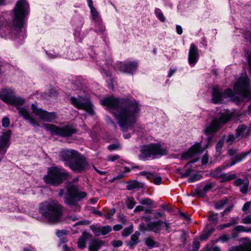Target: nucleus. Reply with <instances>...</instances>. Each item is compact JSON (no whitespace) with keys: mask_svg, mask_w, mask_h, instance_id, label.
Segmentation results:
<instances>
[{"mask_svg":"<svg viewBox=\"0 0 251 251\" xmlns=\"http://www.w3.org/2000/svg\"><path fill=\"white\" fill-rule=\"evenodd\" d=\"M100 103L112 113L123 131L133 127L139 116L140 105L134 99L111 96L101 100Z\"/></svg>","mask_w":251,"mask_h":251,"instance_id":"nucleus-1","label":"nucleus"},{"mask_svg":"<svg viewBox=\"0 0 251 251\" xmlns=\"http://www.w3.org/2000/svg\"><path fill=\"white\" fill-rule=\"evenodd\" d=\"M29 9V4L25 0H19L17 1L13 9V16L8 32L12 38L21 41L26 37L24 25L25 19L28 14Z\"/></svg>","mask_w":251,"mask_h":251,"instance_id":"nucleus-2","label":"nucleus"},{"mask_svg":"<svg viewBox=\"0 0 251 251\" xmlns=\"http://www.w3.org/2000/svg\"><path fill=\"white\" fill-rule=\"evenodd\" d=\"M39 210L40 213L50 223L56 224L61 221L63 207L56 201L42 202Z\"/></svg>","mask_w":251,"mask_h":251,"instance_id":"nucleus-3","label":"nucleus"},{"mask_svg":"<svg viewBox=\"0 0 251 251\" xmlns=\"http://www.w3.org/2000/svg\"><path fill=\"white\" fill-rule=\"evenodd\" d=\"M232 117V113L228 110H224L221 113L219 117H215L211 123L207 126L204 129V133L207 136V144L212 141L213 135L224 124L227 123Z\"/></svg>","mask_w":251,"mask_h":251,"instance_id":"nucleus-4","label":"nucleus"},{"mask_svg":"<svg viewBox=\"0 0 251 251\" xmlns=\"http://www.w3.org/2000/svg\"><path fill=\"white\" fill-rule=\"evenodd\" d=\"M86 196L85 192L80 191L76 187L73 186L68 188L67 194L64 197V202L72 211L76 212L80 208L78 202Z\"/></svg>","mask_w":251,"mask_h":251,"instance_id":"nucleus-5","label":"nucleus"},{"mask_svg":"<svg viewBox=\"0 0 251 251\" xmlns=\"http://www.w3.org/2000/svg\"><path fill=\"white\" fill-rule=\"evenodd\" d=\"M167 153V150L162 147L160 144H150L141 148L139 158L145 161L153 159L156 156H162Z\"/></svg>","mask_w":251,"mask_h":251,"instance_id":"nucleus-6","label":"nucleus"},{"mask_svg":"<svg viewBox=\"0 0 251 251\" xmlns=\"http://www.w3.org/2000/svg\"><path fill=\"white\" fill-rule=\"evenodd\" d=\"M69 176V173L64 169L57 167L48 169V174L44 176L46 183L57 186L63 182Z\"/></svg>","mask_w":251,"mask_h":251,"instance_id":"nucleus-7","label":"nucleus"},{"mask_svg":"<svg viewBox=\"0 0 251 251\" xmlns=\"http://www.w3.org/2000/svg\"><path fill=\"white\" fill-rule=\"evenodd\" d=\"M46 128L47 130L50 131L52 135H59L62 137H70L76 132L75 128L69 125L59 127L52 124H47Z\"/></svg>","mask_w":251,"mask_h":251,"instance_id":"nucleus-8","label":"nucleus"},{"mask_svg":"<svg viewBox=\"0 0 251 251\" xmlns=\"http://www.w3.org/2000/svg\"><path fill=\"white\" fill-rule=\"evenodd\" d=\"M164 227L168 232H170V224L167 222L158 220L156 222H150L146 225L143 222H141L139 225V230L145 233L147 231H151L155 233H159L161 227Z\"/></svg>","mask_w":251,"mask_h":251,"instance_id":"nucleus-9","label":"nucleus"},{"mask_svg":"<svg viewBox=\"0 0 251 251\" xmlns=\"http://www.w3.org/2000/svg\"><path fill=\"white\" fill-rule=\"evenodd\" d=\"M0 99L6 103L17 107L22 105L25 102L24 99L15 96L11 89H2L0 92Z\"/></svg>","mask_w":251,"mask_h":251,"instance_id":"nucleus-10","label":"nucleus"},{"mask_svg":"<svg viewBox=\"0 0 251 251\" xmlns=\"http://www.w3.org/2000/svg\"><path fill=\"white\" fill-rule=\"evenodd\" d=\"M250 81L249 78L246 76L240 77L234 85V91L244 98H248L250 96L249 90Z\"/></svg>","mask_w":251,"mask_h":251,"instance_id":"nucleus-11","label":"nucleus"},{"mask_svg":"<svg viewBox=\"0 0 251 251\" xmlns=\"http://www.w3.org/2000/svg\"><path fill=\"white\" fill-rule=\"evenodd\" d=\"M68 167L74 172L81 173L89 168V165L86 158L79 153Z\"/></svg>","mask_w":251,"mask_h":251,"instance_id":"nucleus-12","label":"nucleus"},{"mask_svg":"<svg viewBox=\"0 0 251 251\" xmlns=\"http://www.w3.org/2000/svg\"><path fill=\"white\" fill-rule=\"evenodd\" d=\"M71 103L76 108L79 109L85 110L91 115H93L94 113L92 104L90 101L83 98H76L72 97L71 98Z\"/></svg>","mask_w":251,"mask_h":251,"instance_id":"nucleus-13","label":"nucleus"},{"mask_svg":"<svg viewBox=\"0 0 251 251\" xmlns=\"http://www.w3.org/2000/svg\"><path fill=\"white\" fill-rule=\"evenodd\" d=\"M31 108L32 112L44 121L52 122L56 119L55 112H49L42 108H38L35 103L32 104Z\"/></svg>","mask_w":251,"mask_h":251,"instance_id":"nucleus-14","label":"nucleus"},{"mask_svg":"<svg viewBox=\"0 0 251 251\" xmlns=\"http://www.w3.org/2000/svg\"><path fill=\"white\" fill-rule=\"evenodd\" d=\"M79 154V153L75 150L65 149L60 152L59 156L65 165L68 167Z\"/></svg>","mask_w":251,"mask_h":251,"instance_id":"nucleus-15","label":"nucleus"},{"mask_svg":"<svg viewBox=\"0 0 251 251\" xmlns=\"http://www.w3.org/2000/svg\"><path fill=\"white\" fill-rule=\"evenodd\" d=\"M138 62L135 61L121 62L117 66V69L120 71L131 75L136 72Z\"/></svg>","mask_w":251,"mask_h":251,"instance_id":"nucleus-16","label":"nucleus"},{"mask_svg":"<svg viewBox=\"0 0 251 251\" xmlns=\"http://www.w3.org/2000/svg\"><path fill=\"white\" fill-rule=\"evenodd\" d=\"M251 153V150H249L247 152H243L240 153L235 156L231 158L228 161H226L224 162L222 167L223 169L229 168L236 164L237 163L241 162L242 160L244 159L248 155Z\"/></svg>","mask_w":251,"mask_h":251,"instance_id":"nucleus-17","label":"nucleus"},{"mask_svg":"<svg viewBox=\"0 0 251 251\" xmlns=\"http://www.w3.org/2000/svg\"><path fill=\"white\" fill-rule=\"evenodd\" d=\"M11 136V132L7 130L3 133L0 136V153L4 154L9 146V140ZM1 158H0V162Z\"/></svg>","mask_w":251,"mask_h":251,"instance_id":"nucleus-18","label":"nucleus"},{"mask_svg":"<svg viewBox=\"0 0 251 251\" xmlns=\"http://www.w3.org/2000/svg\"><path fill=\"white\" fill-rule=\"evenodd\" d=\"M198 51V48L194 44H192L190 45L188 54V62L192 67L194 66L198 61L200 57Z\"/></svg>","mask_w":251,"mask_h":251,"instance_id":"nucleus-19","label":"nucleus"},{"mask_svg":"<svg viewBox=\"0 0 251 251\" xmlns=\"http://www.w3.org/2000/svg\"><path fill=\"white\" fill-rule=\"evenodd\" d=\"M235 134L236 137L239 139L250 136L251 135V126L239 125L235 130Z\"/></svg>","mask_w":251,"mask_h":251,"instance_id":"nucleus-20","label":"nucleus"},{"mask_svg":"<svg viewBox=\"0 0 251 251\" xmlns=\"http://www.w3.org/2000/svg\"><path fill=\"white\" fill-rule=\"evenodd\" d=\"M18 110L20 116L23 117L25 120H28L31 125L34 127L39 126L38 121L31 116L26 109L24 107H20L18 108Z\"/></svg>","mask_w":251,"mask_h":251,"instance_id":"nucleus-21","label":"nucleus"},{"mask_svg":"<svg viewBox=\"0 0 251 251\" xmlns=\"http://www.w3.org/2000/svg\"><path fill=\"white\" fill-rule=\"evenodd\" d=\"M201 148V145L199 143L195 144L188 151L181 155V159L186 160L192 157L200 151Z\"/></svg>","mask_w":251,"mask_h":251,"instance_id":"nucleus-22","label":"nucleus"},{"mask_svg":"<svg viewBox=\"0 0 251 251\" xmlns=\"http://www.w3.org/2000/svg\"><path fill=\"white\" fill-rule=\"evenodd\" d=\"M223 92L218 87L213 88L212 94V100L213 103H220L224 100Z\"/></svg>","mask_w":251,"mask_h":251,"instance_id":"nucleus-23","label":"nucleus"},{"mask_svg":"<svg viewBox=\"0 0 251 251\" xmlns=\"http://www.w3.org/2000/svg\"><path fill=\"white\" fill-rule=\"evenodd\" d=\"M247 242L244 245L232 246L229 248V251H251V240L249 238H244Z\"/></svg>","mask_w":251,"mask_h":251,"instance_id":"nucleus-24","label":"nucleus"},{"mask_svg":"<svg viewBox=\"0 0 251 251\" xmlns=\"http://www.w3.org/2000/svg\"><path fill=\"white\" fill-rule=\"evenodd\" d=\"M140 234L138 231H136L131 236L130 240L126 242V245L130 249H132L134 246L139 243V237Z\"/></svg>","mask_w":251,"mask_h":251,"instance_id":"nucleus-25","label":"nucleus"},{"mask_svg":"<svg viewBox=\"0 0 251 251\" xmlns=\"http://www.w3.org/2000/svg\"><path fill=\"white\" fill-rule=\"evenodd\" d=\"M219 177V181L220 182L223 183L234 179L237 177V175L235 173H223L222 175H218Z\"/></svg>","mask_w":251,"mask_h":251,"instance_id":"nucleus-26","label":"nucleus"},{"mask_svg":"<svg viewBox=\"0 0 251 251\" xmlns=\"http://www.w3.org/2000/svg\"><path fill=\"white\" fill-rule=\"evenodd\" d=\"M103 245V242L100 240H95L89 244L88 250L89 251H98Z\"/></svg>","mask_w":251,"mask_h":251,"instance_id":"nucleus-27","label":"nucleus"},{"mask_svg":"<svg viewBox=\"0 0 251 251\" xmlns=\"http://www.w3.org/2000/svg\"><path fill=\"white\" fill-rule=\"evenodd\" d=\"M112 68L111 64L109 63H106L103 66V68H101V73L102 74L105 75L107 76H111V69Z\"/></svg>","mask_w":251,"mask_h":251,"instance_id":"nucleus-28","label":"nucleus"},{"mask_svg":"<svg viewBox=\"0 0 251 251\" xmlns=\"http://www.w3.org/2000/svg\"><path fill=\"white\" fill-rule=\"evenodd\" d=\"M90 10L93 20H94L98 24H100L101 20L98 12L95 8L90 9Z\"/></svg>","mask_w":251,"mask_h":251,"instance_id":"nucleus-29","label":"nucleus"},{"mask_svg":"<svg viewBox=\"0 0 251 251\" xmlns=\"http://www.w3.org/2000/svg\"><path fill=\"white\" fill-rule=\"evenodd\" d=\"M126 203L127 207L129 209H131L134 207L136 202L133 197H128L126 201Z\"/></svg>","mask_w":251,"mask_h":251,"instance_id":"nucleus-30","label":"nucleus"},{"mask_svg":"<svg viewBox=\"0 0 251 251\" xmlns=\"http://www.w3.org/2000/svg\"><path fill=\"white\" fill-rule=\"evenodd\" d=\"M233 231L239 232H251V227L249 228H246L243 226L240 225L235 226L233 229Z\"/></svg>","mask_w":251,"mask_h":251,"instance_id":"nucleus-31","label":"nucleus"},{"mask_svg":"<svg viewBox=\"0 0 251 251\" xmlns=\"http://www.w3.org/2000/svg\"><path fill=\"white\" fill-rule=\"evenodd\" d=\"M214 230V228H211L208 231H205L204 232H203L200 236V239L201 241H204L208 239V238L210 236V235L211 234V233L213 232Z\"/></svg>","mask_w":251,"mask_h":251,"instance_id":"nucleus-32","label":"nucleus"},{"mask_svg":"<svg viewBox=\"0 0 251 251\" xmlns=\"http://www.w3.org/2000/svg\"><path fill=\"white\" fill-rule=\"evenodd\" d=\"M145 244L148 246L149 249H151L156 245L157 243L154 242L152 238L149 237L145 240Z\"/></svg>","mask_w":251,"mask_h":251,"instance_id":"nucleus-33","label":"nucleus"},{"mask_svg":"<svg viewBox=\"0 0 251 251\" xmlns=\"http://www.w3.org/2000/svg\"><path fill=\"white\" fill-rule=\"evenodd\" d=\"M227 200H222L216 202L215 204V208L217 210L222 209L227 203Z\"/></svg>","mask_w":251,"mask_h":251,"instance_id":"nucleus-34","label":"nucleus"},{"mask_svg":"<svg viewBox=\"0 0 251 251\" xmlns=\"http://www.w3.org/2000/svg\"><path fill=\"white\" fill-rule=\"evenodd\" d=\"M133 231V226L130 225L128 227H126L122 232V235L125 237H127Z\"/></svg>","mask_w":251,"mask_h":251,"instance_id":"nucleus-35","label":"nucleus"},{"mask_svg":"<svg viewBox=\"0 0 251 251\" xmlns=\"http://www.w3.org/2000/svg\"><path fill=\"white\" fill-rule=\"evenodd\" d=\"M249 185V180H245L244 183L240 187V191L243 194H246L248 192Z\"/></svg>","mask_w":251,"mask_h":251,"instance_id":"nucleus-36","label":"nucleus"},{"mask_svg":"<svg viewBox=\"0 0 251 251\" xmlns=\"http://www.w3.org/2000/svg\"><path fill=\"white\" fill-rule=\"evenodd\" d=\"M155 14L156 16L161 21L164 22L165 21V17L164 16L163 14L162 13L161 10L159 8H155Z\"/></svg>","mask_w":251,"mask_h":251,"instance_id":"nucleus-37","label":"nucleus"},{"mask_svg":"<svg viewBox=\"0 0 251 251\" xmlns=\"http://www.w3.org/2000/svg\"><path fill=\"white\" fill-rule=\"evenodd\" d=\"M86 240V238L84 237H81L78 239L77 246L79 248L83 249L85 247Z\"/></svg>","mask_w":251,"mask_h":251,"instance_id":"nucleus-38","label":"nucleus"},{"mask_svg":"<svg viewBox=\"0 0 251 251\" xmlns=\"http://www.w3.org/2000/svg\"><path fill=\"white\" fill-rule=\"evenodd\" d=\"M231 237L228 234H224L220 237H219L215 242L216 243L218 241H222L223 242H226L230 239Z\"/></svg>","mask_w":251,"mask_h":251,"instance_id":"nucleus-39","label":"nucleus"},{"mask_svg":"<svg viewBox=\"0 0 251 251\" xmlns=\"http://www.w3.org/2000/svg\"><path fill=\"white\" fill-rule=\"evenodd\" d=\"M138 183L136 181H131L126 185L127 189L128 190H132L138 187Z\"/></svg>","mask_w":251,"mask_h":251,"instance_id":"nucleus-40","label":"nucleus"},{"mask_svg":"<svg viewBox=\"0 0 251 251\" xmlns=\"http://www.w3.org/2000/svg\"><path fill=\"white\" fill-rule=\"evenodd\" d=\"M224 99L230 98H232L233 96V92L231 89H227L223 92Z\"/></svg>","mask_w":251,"mask_h":251,"instance_id":"nucleus-41","label":"nucleus"},{"mask_svg":"<svg viewBox=\"0 0 251 251\" xmlns=\"http://www.w3.org/2000/svg\"><path fill=\"white\" fill-rule=\"evenodd\" d=\"M249 179L247 177H244L243 179L241 178H237L235 180L234 182V185L236 186H241L242 185H243L244 182H245V180L248 181Z\"/></svg>","mask_w":251,"mask_h":251,"instance_id":"nucleus-42","label":"nucleus"},{"mask_svg":"<svg viewBox=\"0 0 251 251\" xmlns=\"http://www.w3.org/2000/svg\"><path fill=\"white\" fill-rule=\"evenodd\" d=\"M112 230V228L109 226H105L101 227V234L102 235H106L109 233Z\"/></svg>","mask_w":251,"mask_h":251,"instance_id":"nucleus-43","label":"nucleus"},{"mask_svg":"<svg viewBox=\"0 0 251 251\" xmlns=\"http://www.w3.org/2000/svg\"><path fill=\"white\" fill-rule=\"evenodd\" d=\"M201 178V176L198 174H196L192 176L188 179V181L189 182H193L196 181L197 180H200Z\"/></svg>","mask_w":251,"mask_h":251,"instance_id":"nucleus-44","label":"nucleus"},{"mask_svg":"<svg viewBox=\"0 0 251 251\" xmlns=\"http://www.w3.org/2000/svg\"><path fill=\"white\" fill-rule=\"evenodd\" d=\"M200 247V243L198 239H195L193 242L192 251H198Z\"/></svg>","mask_w":251,"mask_h":251,"instance_id":"nucleus-45","label":"nucleus"},{"mask_svg":"<svg viewBox=\"0 0 251 251\" xmlns=\"http://www.w3.org/2000/svg\"><path fill=\"white\" fill-rule=\"evenodd\" d=\"M46 54L48 57L51 59L58 57L59 55L55 53L53 50H48L46 51Z\"/></svg>","mask_w":251,"mask_h":251,"instance_id":"nucleus-46","label":"nucleus"},{"mask_svg":"<svg viewBox=\"0 0 251 251\" xmlns=\"http://www.w3.org/2000/svg\"><path fill=\"white\" fill-rule=\"evenodd\" d=\"M223 173H222V169L220 167H218L215 169L212 174L213 176L219 180V177L218 175H222Z\"/></svg>","mask_w":251,"mask_h":251,"instance_id":"nucleus-47","label":"nucleus"},{"mask_svg":"<svg viewBox=\"0 0 251 251\" xmlns=\"http://www.w3.org/2000/svg\"><path fill=\"white\" fill-rule=\"evenodd\" d=\"M236 138H237L236 137L235 135H234L232 134H229L228 135L226 139V142L229 145L232 144Z\"/></svg>","mask_w":251,"mask_h":251,"instance_id":"nucleus-48","label":"nucleus"},{"mask_svg":"<svg viewBox=\"0 0 251 251\" xmlns=\"http://www.w3.org/2000/svg\"><path fill=\"white\" fill-rule=\"evenodd\" d=\"M91 229L96 236H99L101 234V227H98L95 226H91Z\"/></svg>","mask_w":251,"mask_h":251,"instance_id":"nucleus-49","label":"nucleus"},{"mask_svg":"<svg viewBox=\"0 0 251 251\" xmlns=\"http://www.w3.org/2000/svg\"><path fill=\"white\" fill-rule=\"evenodd\" d=\"M140 203L143 205H151L152 201L149 198H145L141 200Z\"/></svg>","mask_w":251,"mask_h":251,"instance_id":"nucleus-50","label":"nucleus"},{"mask_svg":"<svg viewBox=\"0 0 251 251\" xmlns=\"http://www.w3.org/2000/svg\"><path fill=\"white\" fill-rule=\"evenodd\" d=\"M241 223L244 224H251V214L246 216L245 217L242 219Z\"/></svg>","mask_w":251,"mask_h":251,"instance_id":"nucleus-51","label":"nucleus"},{"mask_svg":"<svg viewBox=\"0 0 251 251\" xmlns=\"http://www.w3.org/2000/svg\"><path fill=\"white\" fill-rule=\"evenodd\" d=\"M224 143L223 139L220 140L216 144V151L217 152H220Z\"/></svg>","mask_w":251,"mask_h":251,"instance_id":"nucleus-52","label":"nucleus"},{"mask_svg":"<svg viewBox=\"0 0 251 251\" xmlns=\"http://www.w3.org/2000/svg\"><path fill=\"white\" fill-rule=\"evenodd\" d=\"M140 174L142 176H146L147 178H148L149 179H150L152 178V177H154V176L153 175V174L152 173H151V172H147L146 171H143V172H141L140 173Z\"/></svg>","mask_w":251,"mask_h":251,"instance_id":"nucleus-53","label":"nucleus"},{"mask_svg":"<svg viewBox=\"0 0 251 251\" xmlns=\"http://www.w3.org/2000/svg\"><path fill=\"white\" fill-rule=\"evenodd\" d=\"M10 125L9 119L7 117H4L2 120V125L4 127H7Z\"/></svg>","mask_w":251,"mask_h":251,"instance_id":"nucleus-54","label":"nucleus"},{"mask_svg":"<svg viewBox=\"0 0 251 251\" xmlns=\"http://www.w3.org/2000/svg\"><path fill=\"white\" fill-rule=\"evenodd\" d=\"M67 231L66 230H57L56 231V235L57 237L61 238L62 237L63 235L67 234Z\"/></svg>","mask_w":251,"mask_h":251,"instance_id":"nucleus-55","label":"nucleus"},{"mask_svg":"<svg viewBox=\"0 0 251 251\" xmlns=\"http://www.w3.org/2000/svg\"><path fill=\"white\" fill-rule=\"evenodd\" d=\"M120 158V156L118 154L110 155L108 156V160L110 161H114Z\"/></svg>","mask_w":251,"mask_h":251,"instance_id":"nucleus-56","label":"nucleus"},{"mask_svg":"<svg viewBox=\"0 0 251 251\" xmlns=\"http://www.w3.org/2000/svg\"><path fill=\"white\" fill-rule=\"evenodd\" d=\"M208 220L210 222H216L218 220V214H213L209 216Z\"/></svg>","mask_w":251,"mask_h":251,"instance_id":"nucleus-57","label":"nucleus"},{"mask_svg":"<svg viewBox=\"0 0 251 251\" xmlns=\"http://www.w3.org/2000/svg\"><path fill=\"white\" fill-rule=\"evenodd\" d=\"M106 122L108 124H111V125H112L114 128H117V126L115 124V123L112 120V119L110 118L109 116H107L106 117Z\"/></svg>","mask_w":251,"mask_h":251,"instance_id":"nucleus-58","label":"nucleus"},{"mask_svg":"<svg viewBox=\"0 0 251 251\" xmlns=\"http://www.w3.org/2000/svg\"><path fill=\"white\" fill-rule=\"evenodd\" d=\"M123 243L120 240H114L112 242V245L114 247H119L121 246Z\"/></svg>","mask_w":251,"mask_h":251,"instance_id":"nucleus-59","label":"nucleus"},{"mask_svg":"<svg viewBox=\"0 0 251 251\" xmlns=\"http://www.w3.org/2000/svg\"><path fill=\"white\" fill-rule=\"evenodd\" d=\"M212 188V185L211 184V183H209V184H206V185H205L203 188H202V191L204 192V193H206L207 192V191H209L210 190H211Z\"/></svg>","mask_w":251,"mask_h":251,"instance_id":"nucleus-60","label":"nucleus"},{"mask_svg":"<svg viewBox=\"0 0 251 251\" xmlns=\"http://www.w3.org/2000/svg\"><path fill=\"white\" fill-rule=\"evenodd\" d=\"M120 148V146L116 144H112L109 145L108 147V149L110 151H114L116 150H118Z\"/></svg>","mask_w":251,"mask_h":251,"instance_id":"nucleus-61","label":"nucleus"},{"mask_svg":"<svg viewBox=\"0 0 251 251\" xmlns=\"http://www.w3.org/2000/svg\"><path fill=\"white\" fill-rule=\"evenodd\" d=\"M5 28L4 27H2L0 29V35L2 38H7L8 35L7 33H5Z\"/></svg>","mask_w":251,"mask_h":251,"instance_id":"nucleus-62","label":"nucleus"},{"mask_svg":"<svg viewBox=\"0 0 251 251\" xmlns=\"http://www.w3.org/2000/svg\"><path fill=\"white\" fill-rule=\"evenodd\" d=\"M208 162V157L207 154H205L202 159H201V163L202 165H206Z\"/></svg>","mask_w":251,"mask_h":251,"instance_id":"nucleus-63","label":"nucleus"},{"mask_svg":"<svg viewBox=\"0 0 251 251\" xmlns=\"http://www.w3.org/2000/svg\"><path fill=\"white\" fill-rule=\"evenodd\" d=\"M244 38L249 42L251 43V33H247L244 35Z\"/></svg>","mask_w":251,"mask_h":251,"instance_id":"nucleus-64","label":"nucleus"}]
</instances>
